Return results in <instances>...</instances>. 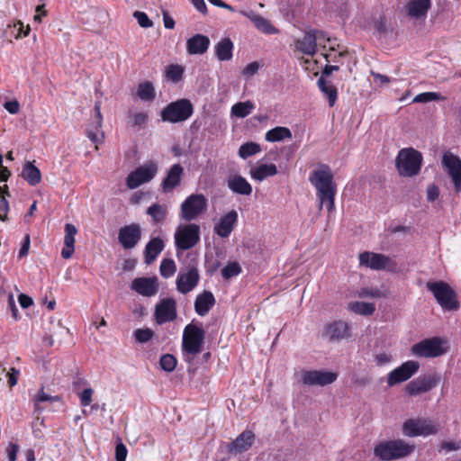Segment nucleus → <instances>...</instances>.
I'll return each instance as SVG.
<instances>
[{
    "instance_id": "ddd939ff",
    "label": "nucleus",
    "mask_w": 461,
    "mask_h": 461,
    "mask_svg": "<svg viewBox=\"0 0 461 461\" xmlns=\"http://www.w3.org/2000/svg\"><path fill=\"white\" fill-rule=\"evenodd\" d=\"M420 364L414 360L403 362L387 375L388 386H394L409 380L419 370Z\"/></svg>"
},
{
    "instance_id": "e2e57ef3",
    "label": "nucleus",
    "mask_w": 461,
    "mask_h": 461,
    "mask_svg": "<svg viewBox=\"0 0 461 461\" xmlns=\"http://www.w3.org/2000/svg\"><path fill=\"white\" fill-rule=\"evenodd\" d=\"M96 132L93 131H89L87 132V137L90 139V140L95 144L102 143L104 140V134L99 130L96 129Z\"/></svg>"
},
{
    "instance_id": "dca6fc26",
    "label": "nucleus",
    "mask_w": 461,
    "mask_h": 461,
    "mask_svg": "<svg viewBox=\"0 0 461 461\" xmlns=\"http://www.w3.org/2000/svg\"><path fill=\"white\" fill-rule=\"evenodd\" d=\"M359 264L373 270L393 269L395 266L389 257L369 251L359 254Z\"/></svg>"
},
{
    "instance_id": "0e129e2a",
    "label": "nucleus",
    "mask_w": 461,
    "mask_h": 461,
    "mask_svg": "<svg viewBox=\"0 0 461 461\" xmlns=\"http://www.w3.org/2000/svg\"><path fill=\"white\" fill-rule=\"evenodd\" d=\"M4 106L11 114H16L20 110V104L16 100L8 101L5 103Z\"/></svg>"
},
{
    "instance_id": "6e6d98bb",
    "label": "nucleus",
    "mask_w": 461,
    "mask_h": 461,
    "mask_svg": "<svg viewBox=\"0 0 461 461\" xmlns=\"http://www.w3.org/2000/svg\"><path fill=\"white\" fill-rule=\"evenodd\" d=\"M348 52L346 50H339L338 52L335 50V46L331 45L330 47V51L324 54V57L328 62H338L339 58H342L346 56Z\"/></svg>"
},
{
    "instance_id": "7c9ffc66",
    "label": "nucleus",
    "mask_w": 461,
    "mask_h": 461,
    "mask_svg": "<svg viewBox=\"0 0 461 461\" xmlns=\"http://www.w3.org/2000/svg\"><path fill=\"white\" fill-rule=\"evenodd\" d=\"M277 174V167L275 164H261L251 168L250 176L255 181L262 182L267 177L274 176Z\"/></svg>"
},
{
    "instance_id": "1a4fd4ad",
    "label": "nucleus",
    "mask_w": 461,
    "mask_h": 461,
    "mask_svg": "<svg viewBox=\"0 0 461 461\" xmlns=\"http://www.w3.org/2000/svg\"><path fill=\"white\" fill-rule=\"evenodd\" d=\"M176 249L187 250L200 241V227L195 223L179 225L174 235Z\"/></svg>"
},
{
    "instance_id": "f3484780",
    "label": "nucleus",
    "mask_w": 461,
    "mask_h": 461,
    "mask_svg": "<svg viewBox=\"0 0 461 461\" xmlns=\"http://www.w3.org/2000/svg\"><path fill=\"white\" fill-rule=\"evenodd\" d=\"M439 381L440 377L437 375L419 376L406 385L405 391L411 396H417L436 387Z\"/></svg>"
},
{
    "instance_id": "4d7b16f0",
    "label": "nucleus",
    "mask_w": 461,
    "mask_h": 461,
    "mask_svg": "<svg viewBox=\"0 0 461 461\" xmlns=\"http://www.w3.org/2000/svg\"><path fill=\"white\" fill-rule=\"evenodd\" d=\"M260 68V64L258 61H253L248 64L242 70V76L246 78H250L255 76Z\"/></svg>"
},
{
    "instance_id": "f704fd0d",
    "label": "nucleus",
    "mask_w": 461,
    "mask_h": 461,
    "mask_svg": "<svg viewBox=\"0 0 461 461\" xmlns=\"http://www.w3.org/2000/svg\"><path fill=\"white\" fill-rule=\"evenodd\" d=\"M22 176L31 185H38L41 180V173L38 167H36L32 162L27 161L24 163Z\"/></svg>"
},
{
    "instance_id": "aec40b11",
    "label": "nucleus",
    "mask_w": 461,
    "mask_h": 461,
    "mask_svg": "<svg viewBox=\"0 0 461 461\" xmlns=\"http://www.w3.org/2000/svg\"><path fill=\"white\" fill-rule=\"evenodd\" d=\"M131 288L142 296H154L158 291V278L155 276L135 278L131 282Z\"/></svg>"
},
{
    "instance_id": "b1692460",
    "label": "nucleus",
    "mask_w": 461,
    "mask_h": 461,
    "mask_svg": "<svg viewBox=\"0 0 461 461\" xmlns=\"http://www.w3.org/2000/svg\"><path fill=\"white\" fill-rule=\"evenodd\" d=\"M184 168L180 164H174L168 170L166 177L161 183L164 193L173 191L181 183Z\"/></svg>"
},
{
    "instance_id": "4468645a",
    "label": "nucleus",
    "mask_w": 461,
    "mask_h": 461,
    "mask_svg": "<svg viewBox=\"0 0 461 461\" xmlns=\"http://www.w3.org/2000/svg\"><path fill=\"white\" fill-rule=\"evenodd\" d=\"M338 378L336 372L326 370L303 371L301 380L309 386H326L334 383Z\"/></svg>"
},
{
    "instance_id": "a18cd8bd",
    "label": "nucleus",
    "mask_w": 461,
    "mask_h": 461,
    "mask_svg": "<svg viewBox=\"0 0 461 461\" xmlns=\"http://www.w3.org/2000/svg\"><path fill=\"white\" fill-rule=\"evenodd\" d=\"M176 263L171 258H164L159 267L160 275L165 278H169L176 273Z\"/></svg>"
},
{
    "instance_id": "473e14b6",
    "label": "nucleus",
    "mask_w": 461,
    "mask_h": 461,
    "mask_svg": "<svg viewBox=\"0 0 461 461\" xmlns=\"http://www.w3.org/2000/svg\"><path fill=\"white\" fill-rule=\"evenodd\" d=\"M164 241L160 238L151 239L145 248V262L152 263L164 249Z\"/></svg>"
},
{
    "instance_id": "412c9836",
    "label": "nucleus",
    "mask_w": 461,
    "mask_h": 461,
    "mask_svg": "<svg viewBox=\"0 0 461 461\" xmlns=\"http://www.w3.org/2000/svg\"><path fill=\"white\" fill-rule=\"evenodd\" d=\"M141 232L138 224H130L122 228L119 231V241L126 249L134 248L140 240Z\"/></svg>"
},
{
    "instance_id": "864d4df0",
    "label": "nucleus",
    "mask_w": 461,
    "mask_h": 461,
    "mask_svg": "<svg viewBox=\"0 0 461 461\" xmlns=\"http://www.w3.org/2000/svg\"><path fill=\"white\" fill-rule=\"evenodd\" d=\"M134 337L140 343L148 342L153 337V331L149 329H138L134 331Z\"/></svg>"
},
{
    "instance_id": "3c124183",
    "label": "nucleus",
    "mask_w": 461,
    "mask_h": 461,
    "mask_svg": "<svg viewBox=\"0 0 461 461\" xmlns=\"http://www.w3.org/2000/svg\"><path fill=\"white\" fill-rule=\"evenodd\" d=\"M160 366L167 372H172L176 366V359L173 355L166 354L160 358Z\"/></svg>"
},
{
    "instance_id": "37998d69",
    "label": "nucleus",
    "mask_w": 461,
    "mask_h": 461,
    "mask_svg": "<svg viewBox=\"0 0 461 461\" xmlns=\"http://www.w3.org/2000/svg\"><path fill=\"white\" fill-rule=\"evenodd\" d=\"M261 151L260 146L256 142H247L240 146L239 155L246 159L249 157L256 155Z\"/></svg>"
},
{
    "instance_id": "393cba45",
    "label": "nucleus",
    "mask_w": 461,
    "mask_h": 461,
    "mask_svg": "<svg viewBox=\"0 0 461 461\" xmlns=\"http://www.w3.org/2000/svg\"><path fill=\"white\" fill-rule=\"evenodd\" d=\"M210 46V39L203 34H195L186 41V50L191 55H202Z\"/></svg>"
},
{
    "instance_id": "8fccbe9b",
    "label": "nucleus",
    "mask_w": 461,
    "mask_h": 461,
    "mask_svg": "<svg viewBox=\"0 0 461 461\" xmlns=\"http://www.w3.org/2000/svg\"><path fill=\"white\" fill-rule=\"evenodd\" d=\"M240 272L241 267L237 262L229 263L221 269V275L224 279L237 276Z\"/></svg>"
},
{
    "instance_id": "680f3d73",
    "label": "nucleus",
    "mask_w": 461,
    "mask_h": 461,
    "mask_svg": "<svg viewBox=\"0 0 461 461\" xmlns=\"http://www.w3.org/2000/svg\"><path fill=\"white\" fill-rule=\"evenodd\" d=\"M126 456H127L126 447L122 443L118 444L115 448L116 461H125Z\"/></svg>"
},
{
    "instance_id": "052dcab7",
    "label": "nucleus",
    "mask_w": 461,
    "mask_h": 461,
    "mask_svg": "<svg viewBox=\"0 0 461 461\" xmlns=\"http://www.w3.org/2000/svg\"><path fill=\"white\" fill-rule=\"evenodd\" d=\"M461 448V443L456 441H445L440 445V449L446 452L456 451Z\"/></svg>"
},
{
    "instance_id": "69168bd1",
    "label": "nucleus",
    "mask_w": 461,
    "mask_h": 461,
    "mask_svg": "<svg viewBox=\"0 0 461 461\" xmlns=\"http://www.w3.org/2000/svg\"><path fill=\"white\" fill-rule=\"evenodd\" d=\"M18 446L16 444H10L7 448V456L9 461H16Z\"/></svg>"
},
{
    "instance_id": "e433bc0d",
    "label": "nucleus",
    "mask_w": 461,
    "mask_h": 461,
    "mask_svg": "<svg viewBox=\"0 0 461 461\" xmlns=\"http://www.w3.org/2000/svg\"><path fill=\"white\" fill-rule=\"evenodd\" d=\"M318 86L320 90L322 92V94L328 99L329 105L332 107L335 104L338 97V92L335 86L331 82L324 79L323 77H320L318 79Z\"/></svg>"
},
{
    "instance_id": "774afa93",
    "label": "nucleus",
    "mask_w": 461,
    "mask_h": 461,
    "mask_svg": "<svg viewBox=\"0 0 461 461\" xmlns=\"http://www.w3.org/2000/svg\"><path fill=\"white\" fill-rule=\"evenodd\" d=\"M439 192L438 188L435 185H431L427 190V197L430 202L435 201L438 197Z\"/></svg>"
},
{
    "instance_id": "2eb2a0df",
    "label": "nucleus",
    "mask_w": 461,
    "mask_h": 461,
    "mask_svg": "<svg viewBox=\"0 0 461 461\" xmlns=\"http://www.w3.org/2000/svg\"><path fill=\"white\" fill-rule=\"evenodd\" d=\"M442 166L451 178L455 191L461 192V159L452 152L447 151L442 156Z\"/></svg>"
},
{
    "instance_id": "f257e3e1",
    "label": "nucleus",
    "mask_w": 461,
    "mask_h": 461,
    "mask_svg": "<svg viewBox=\"0 0 461 461\" xmlns=\"http://www.w3.org/2000/svg\"><path fill=\"white\" fill-rule=\"evenodd\" d=\"M309 181L316 190L319 209L325 206L329 212H333L337 185L330 167L328 165H320L310 174Z\"/></svg>"
},
{
    "instance_id": "c756f323",
    "label": "nucleus",
    "mask_w": 461,
    "mask_h": 461,
    "mask_svg": "<svg viewBox=\"0 0 461 461\" xmlns=\"http://www.w3.org/2000/svg\"><path fill=\"white\" fill-rule=\"evenodd\" d=\"M315 38L312 30L307 31L302 39L295 41V48L302 53L313 56L317 52Z\"/></svg>"
},
{
    "instance_id": "a19ab883",
    "label": "nucleus",
    "mask_w": 461,
    "mask_h": 461,
    "mask_svg": "<svg viewBox=\"0 0 461 461\" xmlns=\"http://www.w3.org/2000/svg\"><path fill=\"white\" fill-rule=\"evenodd\" d=\"M167 207L159 203H153L147 209V214H149L155 223L164 221L167 216Z\"/></svg>"
},
{
    "instance_id": "f8f14e48",
    "label": "nucleus",
    "mask_w": 461,
    "mask_h": 461,
    "mask_svg": "<svg viewBox=\"0 0 461 461\" xmlns=\"http://www.w3.org/2000/svg\"><path fill=\"white\" fill-rule=\"evenodd\" d=\"M200 281V274L197 264H188L180 269L176 279V290L186 294L193 291Z\"/></svg>"
},
{
    "instance_id": "6ab92c4d",
    "label": "nucleus",
    "mask_w": 461,
    "mask_h": 461,
    "mask_svg": "<svg viewBox=\"0 0 461 461\" xmlns=\"http://www.w3.org/2000/svg\"><path fill=\"white\" fill-rule=\"evenodd\" d=\"M238 217L235 210L223 214L214 224L213 232L220 238H228L238 223Z\"/></svg>"
},
{
    "instance_id": "72a5a7b5",
    "label": "nucleus",
    "mask_w": 461,
    "mask_h": 461,
    "mask_svg": "<svg viewBox=\"0 0 461 461\" xmlns=\"http://www.w3.org/2000/svg\"><path fill=\"white\" fill-rule=\"evenodd\" d=\"M215 55L221 61L230 60L233 56V43L229 38L221 39L214 47Z\"/></svg>"
},
{
    "instance_id": "20e7f679",
    "label": "nucleus",
    "mask_w": 461,
    "mask_h": 461,
    "mask_svg": "<svg viewBox=\"0 0 461 461\" xmlns=\"http://www.w3.org/2000/svg\"><path fill=\"white\" fill-rule=\"evenodd\" d=\"M450 349V343L443 337H432L422 339L411 348V352L418 357L434 358L447 354Z\"/></svg>"
},
{
    "instance_id": "6e6552de",
    "label": "nucleus",
    "mask_w": 461,
    "mask_h": 461,
    "mask_svg": "<svg viewBox=\"0 0 461 461\" xmlns=\"http://www.w3.org/2000/svg\"><path fill=\"white\" fill-rule=\"evenodd\" d=\"M194 108L187 99H180L167 104L161 112L164 122L172 123L186 121L193 114Z\"/></svg>"
},
{
    "instance_id": "9d476101",
    "label": "nucleus",
    "mask_w": 461,
    "mask_h": 461,
    "mask_svg": "<svg viewBox=\"0 0 461 461\" xmlns=\"http://www.w3.org/2000/svg\"><path fill=\"white\" fill-rule=\"evenodd\" d=\"M208 206L206 197L202 194H192L187 196L180 206V217L191 221L203 213Z\"/></svg>"
},
{
    "instance_id": "bf43d9fd",
    "label": "nucleus",
    "mask_w": 461,
    "mask_h": 461,
    "mask_svg": "<svg viewBox=\"0 0 461 461\" xmlns=\"http://www.w3.org/2000/svg\"><path fill=\"white\" fill-rule=\"evenodd\" d=\"M361 297L379 298L383 295L382 292L377 288H363L358 293Z\"/></svg>"
},
{
    "instance_id": "4be33fe9",
    "label": "nucleus",
    "mask_w": 461,
    "mask_h": 461,
    "mask_svg": "<svg viewBox=\"0 0 461 461\" xmlns=\"http://www.w3.org/2000/svg\"><path fill=\"white\" fill-rule=\"evenodd\" d=\"M240 14L249 18L255 25V27L265 34H277L279 30L276 28L269 20L264 18L254 11L240 10Z\"/></svg>"
},
{
    "instance_id": "5701e85b",
    "label": "nucleus",
    "mask_w": 461,
    "mask_h": 461,
    "mask_svg": "<svg viewBox=\"0 0 461 461\" xmlns=\"http://www.w3.org/2000/svg\"><path fill=\"white\" fill-rule=\"evenodd\" d=\"M322 335L330 340H341L349 337V326L345 321H336L325 326Z\"/></svg>"
},
{
    "instance_id": "c85d7f7f",
    "label": "nucleus",
    "mask_w": 461,
    "mask_h": 461,
    "mask_svg": "<svg viewBox=\"0 0 461 461\" xmlns=\"http://www.w3.org/2000/svg\"><path fill=\"white\" fill-rule=\"evenodd\" d=\"M215 303V298L212 293L204 291L196 296L194 302V310L200 316L206 315Z\"/></svg>"
},
{
    "instance_id": "ea45409f",
    "label": "nucleus",
    "mask_w": 461,
    "mask_h": 461,
    "mask_svg": "<svg viewBox=\"0 0 461 461\" xmlns=\"http://www.w3.org/2000/svg\"><path fill=\"white\" fill-rule=\"evenodd\" d=\"M137 95L142 101H153L156 96V92L153 85L148 81L140 83L137 88Z\"/></svg>"
},
{
    "instance_id": "0eeeda50",
    "label": "nucleus",
    "mask_w": 461,
    "mask_h": 461,
    "mask_svg": "<svg viewBox=\"0 0 461 461\" xmlns=\"http://www.w3.org/2000/svg\"><path fill=\"white\" fill-rule=\"evenodd\" d=\"M402 434L406 437H429L438 434L440 425L430 419L417 418L409 419L402 424Z\"/></svg>"
},
{
    "instance_id": "5fc2aeb1",
    "label": "nucleus",
    "mask_w": 461,
    "mask_h": 461,
    "mask_svg": "<svg viewBox=\"0 0 461 461\" xmlns=\"http://www.w3.org/2000/svg\"><path fill=\"white\" fill-rule=\"evenodd\" d=\"M94 390L91 387L84 389L78 393L80 404L83 407L89 406L93 401Z\"/></svg>"
},
{
    "instance_id": "79ce46f5",
    "label": "nucleus",
    "mask_w": 461,
    "mask_h": 461,
    "mask_svg": "<svg viewBox=\"0 0 461 461\" xmlns=\"http://www.w3.org/2000/svg\"><path fill=\"white\" fill-rule=\"evenodd\" d=\"M59 398L56 397V396H52V395H50L48 393H46L43 390V388H41L34 396L33 398V401H34V407H35V410L37 411H40L43 409V407H41V403L42 402H50V403H52L56 401H58Z\"/></svg>"
},
{
    "instance_id": "603ef678",
    "label": "nucleus",
    "mask_w": 461,
    "mask_h": 461,
    "mask_svg": "<svg viewBox=\"0 0 461 461\" xmlns=\"http://www.w3.org/2000/svg\"><path fill=\"white\" fill-rule=\"evenodd\" d=\"M374 360L376 366H383L393 362V357L389 352H379L375 354Z\"/></svg>"
},
{
    "instance_id": "423d86ee",
    "label": "nucleus",
    "mask_w": 461,
    "mask_h": 461,
    "mask_svg": "<svg viewBox=\"0 0 461 461\" xmlns=\"http://www.w3.org/2000/svg\"><path fill=\"white\" fill-rule=\"evenodd\" d=\"M395 163L401 176H413L420 170L422 156L413 148H405L399 151Z\"/></svg>"
},
{
    "instance_id": "c9c22d12",
    "label": "nucleus",
    "mask_w": 461,
    "mask_h": 461,
    "mask_svg": "<svg viewBox=\"0 0 461 461\" xmlns=\"http://www.w3.org/2000/svg\"><path fill=\"white\" fill-rule=\"evenodd\" d=\"M292 138V132L287 127L277 126L265 134V140L268 142L283 141Z\"/></svg>"
},
{
    "instance_id": "f03ea898",
    "label": "nucleus",
    "mask_w": 461,
    "mask_h": 461,
    "mask_svg": "<svg viewBox=\"0 0 461 461\" xmlns=\"http://www.w3.org/2000/svg\"><path fill=\"white\" fill-rule=\"evenodd\" d=\"M205 331L198 323L187 324L183 331L182 351L185 359L188 362L202 352L204 343Z\"/></svg>"
},
{
    "instance_id": "58836bf2",
    "label": "nucleus",
    "mask_w": 461,
    "mask_h": 461,
    "mask_svg": "<svg viewBox=\"0 0 461 461\" xmlns=\"http://www.w3.org/2000/svg\"><path fill=\"white\" fill-rule=\"evenodd\" d=\"M348 309L354 313L369 316L374 313L375 306L372 303L352 302L348 304Z\"/></svg>"
},
{
    "instance_id": "13d9d810",
    "label": "nucleus",
    "mask_w": 461,
    "mask_h": 461,
    "mask_svg": "<svg viewBox=\"0 0 461 461\" xmlns=\"http://www.w3.org/2000/svg\"><path fill=\"white\" fill-rule=\"evenodd\" d=\"M133 15L137 19L138 23L140 24V27L149 28L153 25L152 22L145 13L136 11Z\"/></svg>"
},
{
    "instance_id": "a211bd4d",
    "label": "nucleus",
    "mask_w": 461,
    "mask_h": 461,
    "mask_svg": "<svg viewBox=\"0 0 461 461\" xmlns=\"http://www.w3.org/2000/svg\"><path fill=\"white\" fill-rule=\"evenodd\" d=\"M176 318V303L173 298L162 299L155 308V319L158 324L173 321Z\"/></svg>"
},
{
    "instance_id": "c03bdc74",
    "label": "nucleus",
    "mask_w": 461,
    "mask_h": 461,
    "mask_svg": "<svg viewBox=\"0 0 461 461\" xmlns=\"http://www.w3.org/2000/svg\"><path fill=\"white\" fill-rule=\"evenodd\" d=\"M166 77L174 83L181 80L184 74V68L177 64H172L166 68Z\"/></svg>"
},
{
    "instance_id": "de8ad7c7",
    "label": "nucleus",
    "mask_w": 461,
    "mask_h": 461,
    "mask_svg": "<svg viewBox=\"0 0 461 461\" xmlns=\"http://www.w3.org/2000/svg\"><path fill=\"white\" fill-rule=\"evenodd\" d=\"M7 185L0 186V220L5 221L6 214L9 210V203L5 199V195H9Z\"/></svg>"
},
{
    "instance_id": "7ed1b4c3",
    "label": "nucleus",
    "mask_w": 461,
    "mask_h": 461,
    "mask_svg": "<svg viewBox=\"0 0 461 461\" xmlns=\"http://www.w3.org/2000/svg\"><path fill=\"white\" fill-rule=\"evenodd\" d=\"M414 448V445L409 444L402 439L387 440L375 446L374 455L379 460L390 461L411 455Z\"/></svg>"
},
{
    "instance_id": "9b49d317",
    "label": "nucleus",
    "mask_w": 461,
    "mask_h": 461,
    "mask_svg": "<svg viewBox=\"0 0 461 461\" xmlns=\"http://www.w3.org/2000/svg\"><path fill=\"white\" fill-rule=\"evenodd\" d=\"M158 165L153 160L145 162L131 172L126 177V185L130 189H135L143 184L150 182L158 174Z\"/></svg>"
},
{
    "instance_id": "cd10ccee",
    "label": "nucleus",
    "mask_w": 461,
    "mask_h": 461,
    "mask_svg": "<svg viewBox=\"0 0 461 461\" xmlns=\"http://www.w3.org/2000/svg\"><path fill=\"white\" fill-rule=\"evenodd\" d=\"M255 439V435L250 430H246L240 434L230 444L229 451L230 453H242L250 448Z\"/></svg>"
},
{
    "instance_id": "338daca9",
    "label": "nucleus",
    "mask_w": 461,
    "mask_h": 461,
    "mask_svg": "<svg viewBox=\"0 0 461 461\" xmlns=\"http://www.w3.org/2000/svg\"><path fill=\"white\" fill-rule=\"evenodd\" d=\"M18 301H19L20 305L24 309L30 307L33 303L32 299L30 296L23 294H21L19 295Z\"/></svg>"
},
{
    "instance_id": "49530a36",
    "label": "nucleus",
    "mask_w": 461,
    "mask_h": 461,
    "mask_svg": "<svg viewBox=\"0 0 461 461\" xmlns=\"http://www.w3.org/2000/svg\"><path fill=\"white\" fill-rule=\"evenodd\" d=\"M312 32L315 38L314 41L317 47L320 46L325 49L326 43H330V46L336 45L335 41L331 40L325 32L314 29H312Z\"/></svg>"
},
{
    "instance_id": "09e8293b",
    "label": "nucleus",
    "mask_w": 461,
    "mask_h": 461,
    "mask_svg": "<svg viewBox=\"0 0 461 461\" xmlns=\"http://www.w3.org/2000/svg\"><path fill=\"white\" fill-rule=\"evenodd\" d=\"M443 97L440 95V94L437 92H424L421 94L417 95L412 102L413 103H429L432 101H439L442 100Z\"/></svg>"
},
{
    "instance_id": "2f4dec72",
    "label": "nucleus",
    "mask_w": 461,
    "mask_h": 461,
    "mask_svg": "<svg viewBox=\"0 0 461 461\" xmlns=\"http://www.w3.org/2000/svg\"><path fill=\"white\" fill-rule=\"evenodd\" d=\"M229 188L237 194L249 195L252 192L251 185L241 176H233L228 180Z\"/></svg>"
},
{
    "instance_id": "39448f33",
    "label": "nucleus",
    "mask_w": 461,
    "mask_h": 461,
    "mask_svg": "<svg viewBox=\"0 0 461 461\" xmlns=\"http://www.w3.org/2000/svg\"><path fill=\"white\" fill-rule=\"evenodd\" d=\"M427 288L435 297L443 311H457L459 303L456 292L444 281H429Z\"/></svg>"
},
{
    "instance_id": "bb28decb",
    "label": "nucleus",
    "mask_w": 461,
    "mask_h": 461,
    "mask_svg": "<svg viewBox=\"0 0 461 461\" xmlns=\"http://www.w3.org/2000/svg\"><path fill=\"white\" fill-rule=\"evenodd\" d=\"M77 230L75 225L67 223L65 225L64 247L61 250V256L65 259L72 257L75 250V236Z\"/></svg>"
},
{
    "instance_id": "4c0bfd02",
    "label": "nucleus",
    "mask_w": 461,
    "mask_h": 461,
    "mask_svg": "<svg viewBox=\"0 0 461 461\" xmlns=\"http://www.w3.org/2000/svg\"><path fill=\"white\" fill-rule=\"evenodd\" d=\"M255 109V104L251 101L239 102L232 105L230 115L236 118H245Z\"/></svg>"
},
{
    "instance_id": "a878e982",
    "label": "nucleus",
    "mask_w": 461,
    "mask_h": 461,
    "mask_svg": "<svg viewBox=\"0 0 461 461\" xmlns=\"http://www.w3.org/2000/svg\"><path fill=\"white\" fill-rule=\"evenodd\" d=\"M431 0H409L406 10L414 19H424L430 7Z\"/></svg>"
}]
</instances>
